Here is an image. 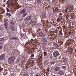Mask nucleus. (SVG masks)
Instances as JSON below:
<instances>
[{"label": "nucleus", "instance_id": "obj_24", "mask_svg": "<svg viewBox=\"0 0 76 76\" xmlns=\"http://www.w3.org/2000/svg\"><path fill=\"white\" fill-rule=\"evenodd\" d=\"M62 68L63 69H66V66H62Z\"/></svg>", "mask_w": 76, "mask_h": 76}, {"label": "nucleus", "instance_id": "obj_50", "mask_svg": "<svg viewBox=\"0 0 76 76\" xmlns=\"http://www.w3.org/2000/svg\"><path fill=\"white\" fill-rule=\"evenodd\" d=\"M75 52H76V48L75 49Z\"/></svg>", "mask_w": 76, "mask_h": 76}, {"label": "nucleus", "instance_id": "obj_8", "mask_svg": "<svg viewBox=\"0 0 76 76\" xmlns=\"http://www.w3.org/2000/svg\"><path fill=\"white\" fill-rule=\"evenodd\" d=\"M12 0H8L7 1V4H8V5H9V4H13V3H12Z\"/></svg>", "mask_w": 76, "mask_h": 76}, {"label": "nucleus", "instance_id": "obj_31", "mask_svg": "<svg viewBox=\"0 0 76 76\" xmlns=\"http://www.w3.org/2000/svg\"><path fill=\"white\" fill-rule=\"evenodd\" d=\"M44 55L45 56H46V52L45 51L44 52Z\"/></svg>", "mask_w": 76, "mask_h": 76}, {"label": "nucleus", "instance_id": "obj_18", "mask_svg": "<svg viewBox=\"0 0 76 76\" xmlns=\"http://www.w3.org/2000/svg\"><path fill=\"white\" fill-rule=\"evenodd\" d=\"M6 15L7 16H8V17H10L11 16V14L10 13L7 12L6 14Z\"/></svg>", "mask_w": 76, "mask_h": 76}, {"label": "nucleus", "instance_id": "obj_41", "mask_svg": "<svg viewBox=\"0 0 76 76\" xmlns=\"http://www.w3.org/2000/svg\"><path fill=\"white\" fill-rule=\"evenodd\" d=\"M66 34H67V32H66L65 31V33H64V35H66Z\"/></svg>", "mask_w": 76, "mask_h": 76}, {"label": "nucleus", "instance_id": "obj_40", "mask_svg": "<svg viewBox=\"0 0 76 76\" xmlns=\"http://www.w3.org/2000/svg\"><path fill=\"white\" fill-rule=\"evenodd\" d=\"M51 7V5H49L48 6V7Z\"/></svg>", "mask_w": 76, "mask_h": 76}, {"label": "nucleus", "instance_id": "obj_11", "mask_svg": "<svg viewBox=\"0 0 76 76\" xmlns=\"http://www.w3.org/2000/svg\"><path fill=\"white\" fill-rule=\"evenodd\" d=\"M32 17L31 16H29L26 19H25V20L27 21L28 20H29L31 19V18Z\"/></svg>", "mask_w": 76, "mask_h": 76}, {"label": "nucleus", "instance_id": "obj_51", "mask_svg": "<svg viewBox=\"0 0 76 76\" xmlns=\"http://www.w3.org/2000/svg\"><path fill=\"white\" fill-rule=\"evenodd\" d=\"M66 54L67 53V51H66Z\"/></svg>", "mask_w": 76, "mask_h": 76}, {"label": "nucleus", "instance_id": "obj_48", "mask_svg": "<svg viewBox=\"0 0 76 76\" xmlns=\"http://www.w3.org/2000/svg\"><path fill=\"white\" fill-rule=\"evenodd\" d=\"M4 3H5V2H6V1H5V0H4Z\"/></svg>", "mask_w": 76, "mask_h": 76}, {"label": "nucleus", "instance_id": "obj_6", "mask_svg": "<svg viewBox=\"0 0 76 76\" xmlns=\"http://www.w3.org/2000/svg\"><path fill=\"white\" fill-rule=\"evenodd\" d=\"M0 58V59L2 60L5 58V55L4 54H3L1 56Z\"/></svg>", "mask_w": 76, "mask_h": 76}, {"label": "nucleus", "instance_id": "obj_47", "mask_svg": "<svg viewBox=\"0 0 76 76\" xmlns=\"http://www.w3.org/2000/svg\"><path fill=\"white\" fill-rule=\"evenodd\" d=\"M62 2H64V0H62Z\"/></svg>", "mask_w": 76, "mask_h": 76}, {"label": "nucleus", "instance_id": "obj_17", "mask_svg": "<svg viewBox=\"0 0 76 76\" xmlns=\"http://www.w3.org/2000/svg\"><path fill=\"white\" fill-rule=\"evenodd\" d=\"M4 26L6 28V29H7V28H8V27L7 26V23H5L4 24Z\"/></svg>", "mask_w": 76, "mask_h": 76}, {"label": "nucleus", "instance_id": "obj_53", "mask_svg": "<svg viewBox=\"0 0 76 76\" xmlns=\"http://www.w3.org/2000/svg\"><path fill=\"white\" fill-rule=\"evenodd\" d=\"M53 23H55V22L53 21Z\"/></svg>", "mask_w": 76, "mask_h": 76}, {"label": "nucleus", "instance_id": "obj_42", "mask_svg": "<svg viewBox=\"0 0 76 76\" xmlns=\"http://www.w3.org/2000/svg\"><path fill=\"white\" fill-rule=\"evenodd\" d=\"M51 20L52 21H54V19H51Z\"/></svg>", "mask_w": 76, "mask_h": 76}, {"label": "nucleus", "instance_id": "obj_26", "mask_svg": "<svg viewBox=\"0 0 76 76\" xmlns=\"http://www.w3.org/2000/svg\"><path fill=\"white\" fill-rule=\"evenodd\" d=\"M31 6H32L33 7H34L35 6V4H33L31 5Z\"/></svg>", "mask_w": 76, "mask_h": 76}, {"label": "nucleus", "instance_id": "obj_55", "mask_svg": "<svg viewBox=\"0 0 76 76\" xmlns=\"http://www.w3.org/2000/svg\"><path fill=\"white\" fill-rule=\"evenodd\" d=\"M1 44V42H0V45Z\"/></svg>", "mask_w": 76, "mask_h": 76}, {"label": "nucleus", "instance_id": "obj_25", "mask_svg": "<svg viewBox=\"0 0 76 76\" xmlns=\"http://www.w3.org/2000/svg\"><path fill=\"white\" fill-rule=\"evenodd\" d=\"M20 35L21 36V37H23H23H25V35L24 34H22V33H21Z\"/></svg>", "mask_w": 76, "mask_h": 76}, {"label": "nucleus", "instance_id": "obj_16", "mask_svg": "<svg viewBox=\"0 0 76 76\" xmlns=\"http://www.w3.org/2000/svg\"><path fill=\"white\" fill-rule=\"evenodd\" d=\"M10 28L12 31H15V27L13 26H11Z\"/></svg>", "mask_w": 76, "mask_h": 76}, {"label": "nucleus", "instance_id": "obj_36", "mask_svg": "<svg viewBox=\"0 0 76 76\" xmlns=\"http://www.w3.org/2000/svg\"><path fill=\"white\" fill-rule=\"evenodd\" d=\"M47 71H48V72H50V69H47Z\"/></svg>", "mask_w": 76, "mask_h": 76}, {"label": "nucleus", "instance_id": "obj_58", "mask_svg": "<svg viewBox=\"0 0 76 76\" xmlns=\"http://www.w3.org/2000/svg\"><path fill=\"white\" fill-rule=\"evenodd\" d=\"M59 30V31H60L59 30Z\"/></svg>", "mask_w": 76, "mask_h": 76}, {"label": "nucleus", "instance_id": "obj_12", "mask_svg": "<svg viewBox=\"0 0 76 76\" xmlns=\"http://www.w3.org/2000/svg\"><path fill=\"white\" fill-rule=\"evenodd\" d=\"M60 69V68L59 67H56L55 69V71H56V72H57L58 70H59Z\"/></svg>", "mask_w": 76, "mask_h": 76}, {"label": "nucleus", "instance_id": "obj_32", "mask_svg": "<svg viewBox=\"0 0 76 76\" xmlns=\"http://www.w3.org/2000/svg\"><path fill=\"white\" fill-rule=\"evenodd\" d=\"M68 34H69V35H72V34H71V31H69Z\"/></svg>", "mask_w": 76, "mask_h": 76}, {"label": "nucleus", "instance_id": "obj_57", "mask_svg": "<svg viewBox=\"0 0 76 76\" xmlns=\"http://www.w3.org/2000/svg\"><path fill=\"white\" fill-rule=\"evenodd\" d=\"M29 7H30L29 6Z\"/></svg>", "mask_w": 76, "mask_h": 76}, {"label": "nucleus", "instance_id": "obj_21", "mask_svg": "<svg viewBox=\"0 0 76 76\" xmlns=\"http://www.w3.org/2000/svg\"><path fill=\"white\" fill-rule=\"evenodd\" d=\"M26 15H27V13H26L24 14L22 16L23 18H24L25 17V16H26Z\"/></svg>", "mask_w": 76, "mask_h": 76}, {"label": "nucleus", "instance_id": "obj_15", "mask_svg": "<svg viewBox=\"0 0 76 76\" xmlns=\"http://www.w3.org/2000/svg\"><path fill=\"white\" fill-rule=\"evenodd\" d=\"M54 45L55 47H57V48H58V47H59V46H58V45L56 43H54Z\"/></svg>", "mask_w": 76, "mask_h": 76}, {"label": "nucleus", "instance_id": "obj_37", "mask_svg": "<svg viewBox=\"0 0 76 76\" xmlns=\"http://www.w3.org/2000/svg\"><path fill=\"white\" fill-rule=\"evenodd\" d=\"M59 15H63V14L61 12L60 13Z\"/></svg>", "mask_w": 76, "mask_h": 76}, {"label": "nucleus", "instance_id": "obj_38", "mask_svg": "<svg viewBox=\"0 0 76 76\" xmlns=\"http://www.w3.org/2000/svg\"><path fill=\"white\" fill-rule=\"evenodd\" d=\"M42 54L41 55V56H40V58H42Z\"/></svg>", "mask_w": 76, "mask_h": 76}, {"label": "nucleus", "instance_id": "obj_56", "mask_svg": "<svg viewBox=\"0 0 76 76\" xmlns=\"http://www.w3.org/2000/svg\"><path fill=\"white\" fill-rule=\"evenodd\" d=\"M5 1H6V0H4Z\"/></svg>", "mask_w": 76, "mask_h": 76}, {"label": "nucleus", "instance_id": "obj_23", "mask_svg": "<svg viewBox=\"0 0 76 76\" xmlns=\"http://www.w3.org/2000/svg\"><path fill=\"white\" fill-rule=\"evenodd\" d=\"M6 10L7 12H10V10H9V9L8 8L6 7Z\"/></svg>", "mask_w": 76, "mask_h": 76}, {"label": "nucleus", "instance_id": "obj_2", "mask_svg": "<svg viewBox=\"0 0 76 76\" xmlns=\"http://www.w3.org/2000/svg\"><path fill=\"white\" fill-rule=\"evenodd\" d=\"M58 55H59V52L57 50H56L53 53V56L55 58H57Z\"/></svg>", "mask_w": 76, "mask_h": 76}, {"label": "nucleus", "instance_id": "obj_27", "mask_svg": "<svg viewBox=\"0 0 76 76\" xmlns=\"http://www.w3.org/2000/svg\"><path fill=\"white\" fill-rule=\"evenodd\" d=\"M60 20H61V19H60V18H57L56 20V21L58 22H59V21H60Z\"/></svg>", "mask_w": 76, "mask_h": 76}, {"label": "nucleus", "instance_id": "obj_49", "mask_svg": "<svg viewBox=\"0 0 76 76\" xmlns=\"http://www.w3.org/2000/svg\"><path fill=\"white\" fill-rule=\"evenodd\" d=\"M36 76H39V75H36Z\"/></svg>", "mask_w": 76, "mask_h": 76}, {"label": "nucleus", "instance_id": "obj_30", "mask_svg": "<svg viewBox=\"0 0 76 76\" xmlns=\"http://www.w3.org/2000/svg\"><path fill=\"white\" fill-rule=\"evenodd\" d=\"M14 75H14V74H13V73H12L11 74V75H10V76H14Z\"/></svg>", "mask_w": 76, "mask_h": 76}, {"label": "nucleus", "instance_id": "obj_34", "mask_svg": "<svg viewBox=\"0 0 76 76\" xmlns=\"http://www.w3.org/2000/svg\"><path fill=\"white\" fill-rule=\"evenodd\" d=\"M2 47H2V45H0V50H1V49H2Z\"/></svg>", "mask_w": 76, "mask_h": 76}, {"label": "nucleus", "instance_id": "obj_44", "mask_svg": "<svg viewBox=\"0 0 76 76\" xmlns=\"http://www.w3.org/2000/svg\"><path fill=\"white\" fill-rule=\"evenodd\" d=\"M31 0H27L28 1H31Z\"/></svg>", "mask_w": 76, "mask_h": 76}, {"label": "nucleus", "instance_id": "obj_13", "mask_svg": "<svg viewBox=\"0 0 76 76\" xmlns=\"http://www.w3.org/2000/svg\"><path fill=\"white\" fill-rule=\"evenodd\" d=\"M4 41V39L0 38V42L3 43Z\"/></svg>", "mask_w": 76, "mask_h": 76}, {"label": "nucleus", "instance_id": "obj_45", "mask_svg": "<svg viewBox=\"0 0 76 76\" xmlns=\"http://www.w3.org/2000/svg\"><path fill=\"white\" fill-rule=\"evenodd\" d=\"M59 19H61H61H63V17H61V18H59Z\"/></svg>", "mask_w": 76, "mask_h": 76}, {"label": "nucleus", "instance_id": "obj_5", "mask_svg": "<svg viewBox=\"0 0 76 76\" xmlns=\"http://www.w3.org/2000/svg\"><path fill=\"white\" fill-rule=\"evenodd\" d=\"M26 12V10L24 9H23L20 11V15H23V14H24Z\"/></svg>", "mask_w": 76, "mask_h": 76}, {"label": "nucleus", "instance_id": "obj_4", "mask_svg": "<svg viewBox=\"0 0 76 76\" xmlns=\"http://www.w3.org/2000/svg\"><path fill=\"white\" fill-rule=\"evenodd\" d=\"M58 74H59L60 75H64V72L62 70H61L59 72H58Z\"/></svg>", "mask_w": 76, "mask_h": 76}, {"label": "nucleus", "instance_id": "obj_14", "mask_svg": "<svg viewBox=\"0 0 76 76\" xmlns=\"http://www.w3.org/2000/svg\"><path fill=\"white\" fill-rule=\"evenodd\" d=\"M60 55V56L59 57L58 59L59 61H61V60H62V56H61V55Z\"/></svg>", "mask_w": 76, "mask_h": 76}, {"label": "nucleus", "instance_id": "obj_3", "mask_svg": "<svg viewBox=\"0 0 76 76\" xmlns=\"http://www.w3.org/2000/svg\"><path fill=\"white\" fill-rule=\"evenodd\" d=\"M62 61L64 64H65V63H67V60L66 58L64 57H63Z\"/></svg>", "mask_w": 76, "mask_h": 76}, {"label": "nucleus", "instance_id": "obj_1", "mask_svg": "<svg viewBox=\"0 0 76 76\" xmlns=\"http://www.w3.org/2000/svg\"><path fill=\"white\" fill-rule=\"evenodd\" d=\"M15 58V56H11L8 59V61L10 64H12L14 62V60Z\"/></svg>", "mask_w": 76, "mask_h": 76}, {"label": "nucleus", "instance_id": "obj_9", "mask_svg": "<svg viewBox=\"0 0 76 76\" xmlns=\"http://www.w3.org/2000/svg\"><path fill=\"white\" fill-rule=\"evenodd\" d=\"M42 41L43 42H47V39L45 37L42 39Z\"/></svg>", "mask_w": 76, "mask_h": 76}, {"label": "nucleus", "instance_id": "obj_29", "mask_svg": "<svg viewBox=\"0 0 76 76\" xmlns=\"http://www.w3.org/2000/svg\"><path fill=\"white\" fill-rule=\"evenodd\" d=\"M37 0V2L38 3L40 4L41 3V0Z\"/></svg>", "mask_w": 76, "mask_h": 76}, {"label": "nucleus", "instance_id": "obj_28", "mask_svg": "<svg viewBox=\"0 0 76 76\" xmlns=\"http://www.w3.org/2000/svg\"><path fill=\"white\" fill-rule=\"evenodd\" d=\"M23 76H28V74L25 73L24 74Z\"/></svg>", "mask_w": 76, "mask_h": 76}, {"label": "nucleus", "instance_id": "obj_46", "mask_svg": "<svg viewBox=\"0 0 76 76\" xmlns=\"http://www.w3.org/2000/svg\"><path fill=\"white\" fill-rule=\"evenodd\" d=\"M74 25V24H73V23H72V25Z\"/></svg>", "mask_w": 76, "mask_h": 76}, {"label": "nucleus", "instance_id": "obj_19", "mask_svg": "<svg viewBox=\"0 0 76 76\" xmlns=\"http://www.w3.org/2000/svg\"><path fill=\"white\" fill-rule=\"evenodd\" d=\"M26 62V61H25V60H23L21 62V64H22V65H23V64H24V63H25Z\"/></svg>", "mask_w": 76, "mask_h": 76}, {"label": "nucleus", "instance_id": "obj_52", "mask_svg": "<svg viewBox=\"0 0 76 76\" xmlns=\"http://www.w3.org/2000/svg\"><path fill=\"white\" fill-rule=\"evenodd\" d=\"M57 28H58V29H59V27H57Z\"/></svg>", "mask_w": 76, "mask_h": 76}, {"label": "nucleus", "instance_id": "obj_54", "mask_svg": "<svg viewBox=\"0 0 76 76\" xmlns=\"http://www.w3.org/2000/svg\"><path fill=\"white\" fill-rule=\"evenodd\" d=\"M50 15H51V14H50Z\"/></svg>", "mask_w": 76, "mask_h": 76}, {"label": "nucleus", "instance_id": "obj_7", "mask_svg": "<svg viewBox=\"0 0 76 76\" xmlns=\"http://www.w3.org/2000/svg\"><path fill=\"white\" fill-rule=\"evenodd\" d=\"M39 37H42L44 36V34L42 32H40L39 34Z\"/></svg>", "mask_w": 76, "mask_h": 76}, {"label": "nucleus", "instance_id": "obj_35", "mask_svg": "<svg viewBox=\"0 0 76 76\" xmlns=\"http://www.w3.org/2000/svg\"><path fill=\"white\" fill-rule=\"evenodd\" d=\"M63 28H64V29H66V26H63Z\"/></svg>", "mask_w": 76, "mask_h": 76}, {"label": "nucleus", "instance_id": "obj_20", "mask_svg": "<svg viewBox=\"0 0 76 76\" xmlns=\"http://www.w3.org/2000/svg\"><path fill=\"white\" fill-rule=\"evenodd\" d=\"M10 24L11 25H15V23L13 21H11L10 23Z\"/></svg>", "mask_w": 76, "mask_h": 76}, {"label": "nucleus", "instance_id": "obj_22", "mask_svg": "<svg viewBox=\"0 0 76 76\" xmlns=\"http://www.w3.org/2000/svg\"><path fill=\"white\" fill-rule=\"evenodd\" d=\"M12 39H17V37H12L11 38Z\"/></svg>", "mask_w": 76, "mask_h": 76}, {"label": "nucleus", "instance_id": "obj_43", "mask_svg": "<svg viewBox=\"0 0 76 76\" xmlns=\"http://www.w3.org/2000/svg\"><path fill=\"white\" fill-rule=\"evenodd\" d=\"M31 61H29L28 62V63L29 64H31Z\"/></svg>", "mask_w": 76, "mask_h": 76}, {"label": "nucleus", "instance_id": "obj_39", "mask_svg": "<svg viewBox=\"0 0 76 76\" xmlns=\"http://www.w3.org/2000/svg\"><path fill=\"white\" fill-rule=\"evenodd\" d=\"M65 12H67V10H66V9L65 10Z\"/></svg>", "mask_w": 76, "mask_h": 76}, {"label": "nucleus", "instance_id": "obj_33", "mask_svg": "<svg viewBox=\"0 0 76 76\" xmlns=\"http://www.w3.org/2000/svg\"><path fill=\"white\" fill-rule=\"evenodd\" d=\"M34 56V55L32 54L31 55V56L30 57L31 58H32V57H33Z\"/></svg>", "mask_w": 76, "mask_h": 76}, {"label": "nucleus", "instance_id": "obj_10", "mask_svg": "<svg viewBox=\"0 0 76 76\" xmlns=\"http://www.w3.org/2000/svg\"><path fill=\"white\" fill-rule=\"evenodd\" d=\"M42 17L43 18H46V12H44L42 14Z\"/></svg>", "mask_w": 76, "mask_h": 76}]
</instances>
